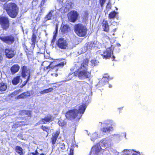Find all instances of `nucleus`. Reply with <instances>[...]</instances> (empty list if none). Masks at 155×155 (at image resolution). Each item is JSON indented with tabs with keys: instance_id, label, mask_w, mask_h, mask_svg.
Returning <instances> with one entry per match:
<instances>
[{
	"instance_id": "47",
	"label": "nucleus",
	"mask_w": 155,
	"mask_h": 155,
	"mask_svg": "<svg viewBox=\"0 0 155 155\" xmlns=\"http://www.w3.org/2000/svg\"><path fill=\"white\" fill-rule=\"evenodd\" d=\"M58 31H57L55 30L54 31V35H57V34H58Z\"/></svg>"
},
{
	"instance_id": "50",
	"label": "nucleus",
	"mask_w": 155,
	"mask_h": 155,
	"mask_svg": "<svg viewBox=\"0 0 155 155\" xmlns=\"http://www.w3.org/2000/svg\"><path fill=\"white\" fill-rule=\"evenodd\" d=\"M115 58V57L114 56V55H112V61H114V59Z\"/></svg>"
},
{
	"instance_id": "31",
	"label": "nucleus",
	"mask_w": 155,
	"mask_h": 155,
	"mask_svg": "<svg viewBox=\"0 0 155 155\" xmlns=\"http://www.w3.org/2000/svg\"><path fill=\"white\" fill-rule=\"evenodd\" d=\"M94 43L92 42H88L86 44V49H91L93 47Z\"/></svg>"
},
{
	"instance_id": "54",
	"label": "nucleus",
	"mask_w": 155,
	"mask_h": 155,
	"mask_svg": "<svg viewBox=\"0 0 155 155\" xmlns=\"http://www.w3.org/2000/svg\"><path fill=\"white\" fill-rule=\"evenodd\" d=\"M39 155H45V154L43 153H41Z\"/></svg>"
},
{
	"instance_id": "44",
	"label": "nucleus",
	"mask_w": 155,
	"mask_h": 155,
	"mask_svg": "<svg viewBox=\"0 0 155 155\" xmlns=\"http://www.w3.org/2000/svg\"><path fill=\"white\" fill-rule=\"evenodd\" d=\"M109 77L110 76L107 74H104V76H103L102 78H109Z\"/></svg>"
},
{
	"instance_id": "40",
	"label": "nucleus",
	"mask_w": 155,
	"mask_h": 155,
	"mask_svg": "<svg viewBox=\"0 0 155 155\" xmlns=\"http://www.w3.org/2000/svg\"><path fill=\"white\" fill-rule=\"evenodd\" d=\"M30 153L32 155H38L39 154L37 150H35L34 152L31 153Z\"/></svg>"
},
{
	"instance_id": "11",
	"label": "nucleus",
	"mask_w": 155,
	"mask_h": 155,
	"mask_svg": "<svg viewBox=\"0 0 155 155\" xmlns=\"http://www.w3.org/2000/svg\"><path fill=\"white\" fill-rule=\"evenodd\" d=\"M79 14L75 10L71 11L68 14V18L69 21L72 22H74L78 19Z\"/></svg>"
},
{
	"instance_id": "27",
	"label": "nucleus",
	"mask_w": 155,
	"mask_h": 155,
	"mask_svg": "<svg viewBox=\"0 0 155 155\" xmlns=\"http://www.w3.org/2000/svg\"><path fill=\"white\" fill-rule=\"evenodd\" d=\"M54 12L53 10L51 11L45 16V19L46 21L49 20L51 19L53 16V13Z\"/></svg>"
},
{
	"instance_id": "43",
	"label": "nucleus",
	"mask_w": 155,
	"mask_h": 155,
	"mask_svg": "<svg viewBox=\"0 0 155 155\" xmlns=\"http://www.w3.org/2000/svg\"><path fill=\"white\" fill-rule=\"evenodd\" d=\"M21 92V89H19L17 91H14V93H15L16 94H18L19 93Z\"/></svg>"
},
{
	"instance_id": "46",
	"label": "nucleus",
	"mask_w": 155,
	"mask_h": 155,
	"mask_svg": "<svg viewBox=\"0 0 155 155\" xmlns=\"http://www.w3.org/2000/svg\"><path fill=\"white\" fill-rule=\"evenodd\" d=\"M58 24H56V26H55V31H58Z\"/></svg>"
},
{
	"instance_id": "34",
	"label": "nucleus",
	"mask_w": 155,
	"mask_h": 155,
	"mask_svg": "<svg viewBox=\"0 0 155 155\" xmlns=\"http://www.w3.org/2000/svg\"><path fill=\"white\" fill-rule=\"evenodd\" d=\"M23 47H24V49L25 50V52L27 54V56H28L29 55H30V53H29L30 51L29 50V49H28L27 46L26 45H24L23 46Z\"/></svg>"
},
{
	"instance_id": "30",
	"label": "nucleus",
	"mask_w": 155,
	"mask_h": 155,
	"mask_svg": "<svg viewBox=\"0 0 155 155\" xmlns=\"http://www.w3.org/2000/svg\"><path fill=\"white\" fill-rule=\"evenodd\" d=\"M58 124L61 127H64L67 124V122L64 120H59L58 121Z\"/></svg>"
},
{
	"instance_id": "3",
	"label": "nucleus",
	"mask_w": 155,
	"mask_h": 155,
	"mask_svg": "<svg viewBox=\"0 0 155 155\" xmlns=\"http://www.w3.org/2000/svg\"><path fill=\"white\" fill-rule=\"evenodd\" d=\"M74 32L80 37H84L87 34L88 29L87 27L81 23L75 24L74 27Z\"/></svg>"
},
{
	"instance_id": "28",
	"label": "nucleus",
	"mask_w": 155,
	"mask_h": 155,
	"mask_svg": "<svg viewBox=\"0 0 155 155\" xmlns=\"http://www.w3.org/2000/svg\"><path fill=\"white\" fill-rule=\"evenodd\" d=\"M53 90V88H49L48 89H47L41 91L40 93L41 94H44L45 93H47L51 92Z\"/></svg>"
},
{
	"instance_id": "36",
	"label": "nucleus",
	"mask_w": 155,
	"mask_h": 155,
	"mask_svg": "<svg viewBox=\"0 0 155 155\" xmlns=\"http://www.w3.org/2000/svg\"><path fill=\"white\" fill-rule=\"evenodd\" d=\"M103 124L105 126H108L109 125H111V120H106L104 123Z\"/></svg>"
},
{
	"instance_id": "57",
	"label": "nucleus",
	"mask_w": 155,
	"mask_h": 155,
	"mask_svg": "<svg viewBox=\"0 0 155 155\" xmlns=\"http://www.w3.org/2000/svg\"><path fill=\"white\" fill-rule=\"evenodd\" d=\"M42 8H41V9L40 11H42Z\"/></svg>"
},
{
	"instance_id": "20",
	"label": "nucleus",
	"mask_w": 155,
	"mask_h": 155,
	"mask_svg": "<svg viewBox=\"0 0 155 155\" xmlns=\"http://www.w3.org/2000/svg\"><path fill=\"white\" fill-rule=\"evenodd\" d=\"M86 108V105L84 104H83L82 105H80L78 108V114L79 113L81 115L84 114Z\"/></svg>"
},
{
	"instance_id": "21",
	"label": "nucleus",
	"mask_w": 155,
	"mask_h": 155,
	"mask_svg": "<svg viewBox=\"0 0 155 155\" xmlns=\"http://www.w3.org/2000/svg\"><path fill=\"white\" fill-rule=\"evenodd\" d=\"M16 152L20 155H24L25 152L22 148L19 146H16L15 148Z\"/></svg>"
},
{
	"instance_id": "51",
	"label": "nucleus",
	"mask_w": 155,
	"mask_h": 155,
	"mask_svg": "<svg viewBox=\"0 0 155 155\" xmlns=\"http://www.w3.org/2000/svg\"><path fill=\"white\" fill-rule=\"evenodd\" d=\"M117 47H119L121 46V45L120 44L117 43Z\"/></svg>"
},
{
	"instance_id": "17",
	"label": "nucleus",
	"mask_w": 155,
	"mask_h": 155,
	"mask_svg": "<svg viewBox=\"0 0 155 155\" xmlns=\"http://www.w3.org/2000/svg\"><path fill=\"white\" fill-rule=\"evenodd\" d=\"M19 115L21 116H24L25 115L27 117H31L32 116L31 112L29 110H21L19 111Z\"/></svg>"
},
{
	"instance_id": "19",
	"label": "nucleus",
	"mask_w": 155,
	"mask_h": 155,
	"mask_svg": "<svg viewBox=\"0 0 155 155\" xmlns=\"http://www.w3.org/2000/svg\"><path fill=\"white\" fill-rule=\"evenodd\" d=\"M27 123H26L24 121H18L15 123L12 126V127L13 129H16L20 127L27 125Z\"/></svg>"
},
{
	"instance_id": "41",
	"label": "nucleus",
	"mask_w": 155,
	"mask_h": 155,
	"mask_svg": "<svg viewBox=\"0 0 155 155\" xmlns=\"http://www.w3.org/2000/svg\"><path fill=\"white\" fill-rule=\"evenodd\" d=\"M29 78H27V79L23 82V84L22 85L21 87H23L26 84L28 81L29 80Z\"/></svg>"
},
{
	"instance_id": "10",
	"label": "nucleus",
	"mask_w": 155,
	"mask_h": 155,
	"mask_svg": "<svg viewBox=\"0 0 155 155\" xmlns=\"http://www.w3.org/2000/svg\"><path fill=\"white\" fill-rule=\"evenodd\" d=\"M0 39L5 43L8 45H11L14 42L15 38L12 35L4 36L0 35Z\"/></svg>"
},
{
	"instance_id": "49",
	"label": "nucleus",
	"mask_w": 155,
	"mask_h": 155,
	"mask_svg": "<svg viewBox=\"0 0 155 155\" xmlns=\"http://www.w3.org/2000/svg\"><path fill=\"white\" fill-rule=\"evenodd\" d=\"M54 76H55V77H57V76H58V74H57V73H54ZM53 74H51V75L52 76H53Z\"/></svg>"
},
{
	"instance_id": "7",
	"label": "nucleus",
	"mask_w": 155,
	"mask_h": 155,
	"mask_svg": "<svg viewBox=\"0 0 155 155\" xmlns=\"http://www.w3.org/2000/svg\"><path fill=\"white\" fill-rule=\"evenodd\" d=\"M21 75L17 76L15 78H30L31 74L32 71L31 69L28 68L25 65L23 66L21 68Z\"/></svg>"
},
{
	"instance_id": "39",
	"label": "nucleus",
	"mask_w": 155,
	"mask_h": 155,
	"mask_svg": "<svg viewBox=\"0 0 155 155\" xmlns=\"http://www.w3.org/2000/svg\"><path fill=\"white\" fill-rule=\"evenodd\" d=\"M74 149L71 148L70 150V152L68 155H74Z\"/></svg>"
},
{
	"instance_id": "29",
	"label": "nucleus",
	"mask_w": 155,
	"mask_h": 155,
	"mask_svg": "<svg viewBox=\"0 0 155 155\" xmlns=\"http://www.w3.org/2000/svg\"><path fill=\"white\" fill-rule=\"evenodd\" d=\"M93 150L95 152H98L101 149V146L99 144H97L93 147Z\"/></svg>"
},
{
	"instance_id": "9",
	"label": "nucleus",
	"mask_w": 155,
	"mask_h": 155,
	"mask_svg": "<svg viewBox=\"0 0 155 155\" xmlns=\"http://www.w3.org/2000/svg\"><path fill=\"white\" fill-rule=\"evenodd\" d=\"M58 47L61 49L65 50L68 48V43L67 41L63 38H59L56 42Z\"/></svg>"
},
{
	"instance_id": "1",
	"label": "nucleus",
	"mask_w": 155,
	"mask_h": 155,
	"mask_svg": "<svg viewBox=\"0 0 155 155\" xmlns=\"http://www.w3.org/2000/svg\"><path fill=\"white\" fill-rule=\"evenodd\" d=\"M89 63V60L87 58L84 59L80 67L74 72L75 76H78L79 78H89L90 73L87 71V66Z\"/></svg>"
},
{
	"instance_id": "4",
	"label": "nucleus",
	"mask_w": 155,
	"mask_h": 155,
	"mask_svg": "<svg viewBox=\"0 0 155 155\" xmlns=\"http://www.w3.org/2000/svg\"><path fill=\"white\" fill-rule=\"evenodd\" d=\"M0 25L3 31L8 30L10 26L9 18L7 16H0Z\"/></svg>"
},
{
	"instance_id": "32",
	"label": "nucleus",
	"mask_w": 155,
	"mask_h": 155,
	"mask_svg": "<svg viewBox=\"0 0 155 155\" xmlns=\"http://www.w3.org/2000/svg\"><path fill=\"white\" fill-rule=\"evenodd\" d=\"M20 78H13L12 81L13 84L14 85H16L19 82Z\"/></svg>"
},
{
	"instance_id": "26",
	"label": "nucleus",
	"mask_w": 155,
	"mask_h": 155,
	"mask_svg": "<svg viewBox=\"0 0 155 155\" xmlns=\"http://www.w3.org/2000/svg\"><path fill=\"white\" fill-rule=\"evenodd\" d=\"M117 14L118 12L114 11H112L109 14L108 18L110 19H114Z\"/></svg>"
},
{
	"instance_id": "6",
	"label": "nucleus",
	"mask_w": 155,
	"mask_h": 155,
	"mask_svg": "<svg viewBox=\"0 0 155 155\" xmlns=\"http://www.w3.org/2000/svg\"><path fill=\"white\" fill-rule=\"evenodd\" d=\"M64 65V64L63 62L58 63L57 61L54 60L51 62L47 66L45 67L44 69V70H47L48 68L52 69H55L56 71H57L59 68H63Z\"/></svg>"
},
{
	"instance_id": "2",
	"label": "nucleus",
	"mask_w": 155,
	"mask_h": 155,
	"mask_svg": "<svg viewBox=\"0 0 155 155\" xmlns=\"http://www.w3.org/2000/svg\"><path fill=\"white\" fill-rule=\"evenodd\" d=\"M4 9L5 10L7 14L12 18H15L18 13V8L14 2H10L4 4Z\"/></svg>"
},
{
	"instance_id": "23",
	"label": "nucleus",
	"mask_w": 155,
	"mask_h": 155,
	"mask_svg": "<svg viewBox=\"0 0 155 155\" xmlns=\"http://www.w3.org/2000/svg\"><path fill=\"white\" fill-rule=\"evenodd\" d=\"M113 130V128L111 126L108 127H103L101 129V130L103 134L107 133V132H110Z\"/></svg>"
},
{
	"instance_id": "55",
	"label": "nucleus",
	"mask_w": 155,
	"mask_h": 155,
	"mask_svg": "<svg viewBox=\"0 0 155 155\" xmlns=\"http://www.w3.org/2000/svg\"><path fill=\"white\" fill-rule=\"evenodd\" d=\"M112 87V86L111 85H109V87Z\"/></svg>"
},
{
	"instance_id": "45",
	"label": "nucleus",
	"mask_w": 155,
	"mask_h": 155,
	"mask_svg": "<svg viewBox=\"0 0 155 155\" xmlns=\"http://www.w3.org/2000/svg\"><path fill=\"white\" fill-rule=\"evenodd\" d=\"M57 35H53V39H52V41L53 42H54L56 39V37Z\"/></svg>"
},
{
	"instance_id": "18",
	"label": "nucleus",
	"mask_w": 155,
	"mask_h": 155,
	"mask_svg": "<svg viewBox=\"0 0 155 155\" xmlns=\"http://www.w3.org/2000/svg\"><path fill=\"white\" fill-rule=\"evenodd\" d=\"M20 67L17 64L13 65L10 68V71L12 74H14L18 72L20 69Z\"/></svg>"
},
{
	"instance_id": "37",
	"label": "nucleus",
	"mask_w": 155,
	"mask_h": 155,
	"mask_svg": "<svg viewBox=\"0 0 155 155\" xmlns=\"http://www.w3.org/2000/svg\"><path fill=\"white\" fill-rule=\"evenodd\" d=\"M106 0H99V3L101 7H103L106 2Z\"/></svg>"
},
{
	"instance_id": "22",
	"label": "nucleus",
	"mask_w": 155,
	"mask_h": 155,
	"mask_svg": "<svg viewBox=\"0 0 155 155\" xmlns=\"http://www.w3.org/2000/svg\"><path fill=\"white\" fill-rule=\"evenodd\" d=\"M70 28L67 25H64L61 27L60 30L62 34H64L68 33Z\"/></svg>"
},
{
	"instance_id": "35",
	"label": "nucleus",
	"mask_w": 155,
	"mask_h": 155,
	"mask_svg": "<svg viewBox=\"0 0 155 155\" xmlns=\"http://www.w3.org/2000/svg\"><path fill=\"white\" fill-rule=\"evenodd\" d=\"M91 66H94L97 64V62L96 60L95 59H92L91 60Z\"/></svg>"
},
{
	"instance_id": "14",
	"label": "nucleus",
	"mask_w": 155,
	"mask_h": 155,
	"mask_svg": "<svg viewBox=\"0 0 155 155\" xmlns=\"http://www.w3.org/2000/svg\"><path fill=\"white\" fill-rule=\"evenodd\" d=\"M54 120V119L53 116L51 114H49L44 118H41V121L42 124H46L47 123H50Z\"/></svg>"
},
{
	"instance_id": "58",
	"label": "nucleus",
	"mask_w": 155,
	"mask_h": 155,
	"mask_svg": "<svg viewBox=\"0 0 155 155\" xmlns=\"http://www.w3.org/2000/svg\"><path fill=\"white\" fill-rule=\"evenodd\" d=\"M37 0L38 1V0Z\"/></svg>"
},
{
	"instance_id": "13",
	"label": "nucleus",
	"mask_w": 155,
	"mask_h": 155,
	"mask_svg": "<svg viewBox=\"0 0 155 155\" xmlns=\"http://www.w3.org/2000/svg\"><path fill=\"white\" fill-rule=\"evenodd\" d=\"M60 133V130H56L55 133H53L51 138V142L52 144L54 145L56 143Z\"/></svg>"
},
{
	"instance_id": "5",
	"label": "nucleus",
	"mask_w": 155,
	"mask_h": 155,
	"mask_svg": "<svg viewBox=\"0 0 155 155\" xmlns=\"http://www.w3.org/2000/svg\"><path fill=\"white\" fill-rule=\"evenodd\" d=\"M78 110L76 109H74L67 111L65 114V117L68 120H73L76 118L79 119L81 117L82 115L78 117Z\"/></svg>"
},
{
	"instance_id": "12",
	"label": "nucleus",
	"mask_w": 155,
	"mask_h": 155,
	"mask_svg": "<svg viewBox=\"0 0 155 155\" xmlns=\"http://www.w3.org/2000/svg\"><path fill=\"white\" fill-rule=\"evenodd\" d=\"M113 54V51L110 48H107L106 50L103 51L102 54H101V55L102 56L104 59H110L111 55Z\"/></svg>"
},
{
	"instance_id": "56",
	"label": "nucleus",
	"mask_w": 155,
	"mask_h": 155,
	"mask_svg": "<svg viewBox=\"0 0 155 155\" xmlns=\"http://www.w3.org/2000/svg\"><path fill=\"white\" fill-rule=\"evenodd\" d=\"M132 155H137V154L136 153H133Z\"/></svg>"
},
{
	"instance_id": "15",
	"label": "nucleus",
	"mask_w": 155,
	"mask_h": 155,
	"mask_svg": "<svg viewBox=\"0 0 155 155\" xmlns=\"http://www.w3.org/2000/svg\"><path fill=\"white\" fill-rule=\"evenodd\" d=\"M31 95L30 91H28L24 92L17 96L15 99L17 100L19 99H24L27 97L30 96Z\"/></svg>"
},
{
	"instance_id": "53",
	"label": "nucleus",
	"mask_w": 155,
	"mask_h": 155,
	"mask_svg": "<svg viewBox=\"0 0 155 155\" xmlns=\"http://www.w3.org/2000/svg\"><path fill=\"white\" fill-rule=\"evenodd\" d=\"M31 155V154L30 153H28L27 155Z\"/></svg>"
},
{
	"instance_id": "16",
	"label": "nucleus",
	"mask_w": 155,
	"mask_h": 155,
	"mask_svg": "<svg viewBox=\"0 0 155 155\" xmlns=\"http://www.w3.org/2000/svg\"><path fill=\"white\" fill-rule=\"evenodd\" d=\"M101 26L104 31L106 32L109 31V26L107 21L104 19L101 23Z\"/></svg>"
},
{
	"instance_id": "33",
	"label": "nucleus",
	"mask_w": 155,
	"mask_h": 155,
	"mask_svg": "<svg viewBox=\"0 0 155 155\" xmlns=\"http://www.w3.org/2000/svg\"><path fill=\"white\" fill-rule=\"evenodd\" d=\"M41 128L43 130V131L46 132L48 133V132L50 130L49 128L48 127H46L42 125L41 127Z\"/></svg>"
},
{
	"instance_id": "8",
	"label": "nucleus",
	"mask_w": 155,
	"mask_h": 155,
	"mask_svg": "<svg viewBox=\"0 0 155 155\" xmlns=\"http://www.w3.org/2000/svg\"><path fill=\"white\" fill-rule=\"evenodd\" d=\"M5 57L8 59H11L14 57L16 54L15 50L12 48L7 47L4 50Z\"/></svg>"
},
{
	"instance_id": "52",
	"label": "nucleus",
	"mask_w": 155,
	"mask_h": 155,
	"mask_svg": "<svg viewBox=\"0 0 155 155\" xmlns=\"http://www.w3.org/2000/svg\"><path fill=\"white\" fill-rule=\"evenodd\" d=\"M116 28H114V29L113 30L114 31V32L115 31H116Z\"/></svg>"
},
{
	"instance_id": "42",
	"label": "nucleus",
	"mask_w": 155,
	"mask_h": 155,
	"mask_svg": "<svg viewBox=\"0 0 155 155\" xmlns=\"http://www.w3.org/2000/svg\"><path fill=\"white\" fill-rule=\"evenodd\" d=\"M3 55L0 52V62L3 60Z\"/></svg>"
},
{
	"instance_id": "24",
	"label": "nucleus",
	"mask_w": 155,
	"mask_h": 155,
	"mask_svg": "<svg viewBox=\"0 0 155 155\" xmlns=\"http://www.w3.org/2000/svg\"><path fill=\"white\" fill-rule=\"evenodd\" d=\"M36 38V35L35 33H33L31 38V41L32 42L31 45L33 49L34 48L35 46Z\"/></svg>"
},
{
	"instance_id": "38",
	"label": "nucleus",
	"mask_w": 155,
	"mask_h": 155,
	"mask_svg": "<svg viewBox=\"0 0 155 155\" xmlns=\"http://www.w3.org/2000/svg\"><path fill=\"white\" fill-rule=\"evenodd\" d=\"M47 1V0H42L39 5V7L40 8H41L44 5Z\"/></svg>"
},
{
	"instance_id": "48",
	"label": "nucleus",
	"mask_w": 155,
	"mask_h": 155,
	"mask_svg": "<svg viewBox=\"0 0 155 155\" xmlns=\"http://www.w3.org/2000/svg\"><path fill=\"white\" fill-rule=\"evenodd\" d=\"M11 0H0V1L2 2H8L10 1Z\"/></svg>"
},
{
	"instance_id": "25",
	"label": "nucleus",
	"mask_w": 155,
	"mask_h": 155,
	"mask_svg": "<svg viewBox=\"0 0 155 155\" xmlns=\"http://www.w3.org/2000/svg\"><path fill=\"white\" fill-rule=\"evenodd\" d=\"M7 88V86L6 84L3 82L0 83V92L5 91Z\"/></svg>"
}]
</instances>
